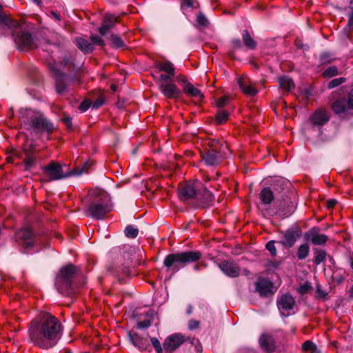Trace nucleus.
Returning a JSON list of instances; mask_svg holds the SVG:
<instances>
[{
	"instance_id": "nucleus-1",
	"label": "nucleus",
	"mask_w": 353,
	"mask_h": 353,
	"mask_svg": "<svg viewBox=\"0 0 353 353\" xmlns=\"http://www.w3.org/2000/svg\"><path fill=\"white\" fill-rule=\"evenodd\" d=\"M63 326L52 314L39 313L30 323L28 336L30 341L41 349L55 346L63 334Z\"/></svg>"
},
{
	"instance_id": "nucleus-2",
	"label": "nucleus",
	"mask_w": 353,
	"mask_h": 353,
	"mask_svg": "<svg viewBox=\"0 0 353 353\" xmlns=\"http://www.w3.org/2000/svg\"><path fill=\"white\" fill-rule=\"evenodd\" d=\"M83 202L86 205V216L97 220L103 219L112 208L108 193L98 188L89 190Z\"/></svg>"
},
{
	"instance_id": "nucleus-3",
	"label": "nucleus",
	"mask_w": 353,
	"mask_h": 353,
	"mask_svg": "<svg viewBox=\"0 0 353 353\" xmlns=\"http://www.w3.org/2000/svg\"><path fill=\"white\" fill-rule=\"evenodd\" d=\"M19 120L21 125L31 133L50 134L54 130V125L40 112L31 109H21Z\"/></svg>"
},
{
	"instance_id": "nucleus-4",
	"label": "nucleus",
	"mask_w": 353,
	"mask_h": 353,
	"mask_svg": "<svg viewBox=\"0 0 353 353\" xmlns=\"http://www.w3.org/2000/svg\"><path fill=\"white\" fill-rule=\"evenodd\" d=\"M179 198L185 201L193 199L197 208H205L212 205L214 196L201 182L194 181L181 188Z\"/></svg>"
},
{
	"instance_id": "nucleus-5",
	"label": "nucleus",
	"mask_w": 353,
	"mask_h": 353,
	"mask_svg": "<svg viewBox=\"0 0 353 353\" xmlns=\"http://www.w3.org/2000/svg\"><path fill=\"white\" fill-rule=\"evenodd\" d=\"M77 272V268L71 263L59 270L55 278L54 285L60 294L65 296H71L77 292L75 276Z\"/></svg>"
},
{
	"instance_id": "nucleus-6",
	"label": "nucleus",
	"mask_w": 353,
	"mask_h": 353,
	"mask_svg": "<svg viewBox=\"0 0 353 353\" xmlns=\"http://www.w3.org/2000/svg\"><path fill=\"white\" fill-rule=\"evenodd\" d=\"M199 251H184L167 255L163 261V265L168 272L174 274L188 265L197 262L202 258Z\"/></svg>"
},
{
	"instance_id": "nucleus-7",
	"label": "nucleus",
	"mask_w": 353,
	"mask_h": 353,
	"mask_svg": "<svg viewBox=\"0 0 353 353\" xmlns=\"http://www.w3.org/2000/svg\"><path fill=\"white\" fill-rule=\"evenodd\" d=\"M0 24L9 28L14 27L12 32L14 41L19 50L33 49L37 47L32 34L17 23L0 13Z\"/></svg>"
},
{
	"instance_id": "nucleus-8",
	"label": "nucleus",
	"mask_w": 353,
	"mask_h": 353,
	"mask_svg": "<svg viewBox=\"0 0 353 353\" xmlns=\"http://www.w3.org/2000/svg\"><path fill=\"white\" fill-rule=\"evenodd\" d=\"M68 68V69H79L80 65H76L73 59L70 56L65 55L62 61L58 64H50L49 69L54 74L55 79V87L57 93L62 94L66 89L68 77L61 72V69Z\"/></svg>"
},
{
	"instance_id": "nucleus-9",
	"label": "nucleus",
	"mask_w": 353,
	"mask_h": 353,
	"mask_svg": "<svg viewBox=\"0 0 353 353\" xmlns=\"http://www.w3.org/2000/svg\"><path fill=\"white\" fill-rule=\"evenodd\" d=\"M86 164L81 168H73L70 171L64 170L67 168L66 165H60L55 162H52L48 165L43 168V171L45 175L49 178L50 180L55 181L62 179L68 178L72 176H79L85 170Z\"/></svg>"
},
{
	"instance_id": "nucleus-10",
	"label": "nucleus",
	"mask_w": 353,
	"mask_h": 353,
	"mask_svg": "<svg viewBox=\"0 0 353 353\" xmlns=\"http://www.w3.org/2000/svg\"><path fill=\"white\" fill-rule=\"evenodd\" d=\"M218 143V141L212 143L208 150L201 154L202 160L205 165L215 166L221 162L223 157L219 146L216 145Z\"/></svg>"
},
{
	"instance_id": "nucleus-11",
	"label": "nucleus",
	"mask_w": 353,
	"mask_h": 353,
	"mask_svg": "<svg viewBox=\"0 0 353 353\" xmlns=\"http://www.w3.org/2000/svg\"><path fill=\"white\" fill-rule=\"evenodd\" d=\"M283 236L279 243L285 248H292L296 241L301 236V230L298 226H293L282 232Z\"/></svg>"
},
{
	"instance_id": "nucleus-12",
	"label": "nucleus",
	"mask_w": 353,
	"mask_h": 353,
	"mask_svg": "<svg viewBox=\"0 0 353 353\" xmlns=\"http://www.w3.org/2000/svg\"><path fill=\"white\" fill-rule=\"evenodd\" d=\"M332 110L337 114H343L346 112L347 108L353 110V90H352L347 96L336 100L332 105Z\"/></svg>"
},
{
	"instance_id": "nucleus-13",
	"label": "nucleus",
	"mask_w": 353,
	"mask_h": 353,
	"mask_svg": "<svg viewBox=\"0 0 353 353\" xmlns=\"http://www.w3.org/2000/svg\"><path fill=\"white\" fill-rule=\"evenodd\" d=\"M295 305L294 298L289 294L282 295L277 300V307L283 316H288L290 314V311L293 310Z\"/></svg>"
},
{
	"instance_id": "nucleus-14",
	"label": "nucleus",
	"mask_w": 353,
	"mask_h": 353,
	"mask_svg": "<svg viewBox=\"0 0 353 353\" xmlns=\"http://www.w3.org/2000/svg\"><path fill=\"white\" fill-rule=\"evenodd\" d=\"M15 240L26 248H32L35 242L32 230L29 228H22L18 230L14 235Z\"/></svg>"
},
{
	"instance_id": "nucleus-15",
	"label": "nucleus",
	"mask_w": 353,
	"mask_h": 353,
	"mask_svg": "<svg viewBox=\"0 0 353 353\" xmlns=\"http://www.w3.org/2000/svg\"><path fill=\"white\" fill-rule=\"evenodd\" d=\"M219 267L229 277L235 278L240 274V267L233 261H223L219 263Z\"/></svg>"
},
{
	"instance_id": "nucleus-16",
	"label": "nucleus",
	"mask_w": 353,
	"mask_h": 353,
	"mask_svg": "<svg viewBox=\"0 0 353 353\" xmlns=\"http://www.w3.org/2000/svg\"><path fill=\"white\" fill-rule=\"evenodd\" d=\"M304 237L306 241H311L314 245H320L325 244L328 238L325 234H319L317 228H312L305 233Z\"/></svg>"
},
{
	"instance_id": "nucleus-17",
	"label": "nucleus",
	"mask_w": 353,
	"mask_h": 353,
	"mask_svg": "<svg viewBox=\"0 0 353 353\" xmlns=\"http://www.w3.org/2000/svg\"><path fill=\"white\" fill-rule=\"evenodd\" d=\"M159 89L163 96L168 99H177L181 94V91L173 82L165 85L160 84Z\"/></svg>"
},
{
	"instance_id": "nucleus-18",
	"label": "nucleus",
	"mask_w": 353,
	"mask_h": 353,
	"mask_svg": "<svg viewBox=\"0 0 353 353\" xmlns=\"http://www.w3.org/2000/svg\"><path fill=\"white\" fill-rule=\"evenodd\" d=\"M184 341L181 334H173L168 336L163 343V349L172 352L178 348Z\"/></svg>"
},
{
	"instance_id": "nucleus-19",
	"label": "nucleus",
	"mask_w": 353,
	"mask_h": 353,
	"mask_svg": "<svg viewBox=\"0 0 353 353\" xmlns=\"http://www.w3.org/2000/svg\"><path fill=\"white\" fill-rule=\"evenodd\" d=\"M277 207V213L283 217L289 216L294 212L296 208L295 204L288 198L283 199L282 201L279 202Z\"/></svg>"
},
{
	"instance_id": "nucleus-20",
	"label": "nucleus",
	"mask_w": 353,
	"mask_h": 353,
	"mask_svg": "<svg viewBox=\"0 0 353 353\" xmlns=\"http://www.w3.org/2000/svg\"><path fill=\"white\" fill-rule=\"evenodd\" d=\"M255 291L258 292L260 296H268L272 293V283L265 279L260 278L255 283Z\"/></svg>"
},
{
	"instance_id": "nucleus-21",
	"label": "nucleus",
	"mask_w": 353,
	"mask_h": 353,
	"mask_svg": "<svg viewBox=\"0 0 353 353\" xmlns=\"http://www.w3.org/2000/svg\"><path fill=\"white\" fill-rule=\"evenodd\" d=\"M330 119L327 112L325 110H319L315 111L310 117V121L314 125L322 126L328 122Z\"/></svg>"
},
{
	"instance_id": "nucleus-22",
	"label": "nucleus",
	"mask_w": 353,
	"mask_h": 353,
	"mask_svg": "<svg viewBox=\"0 0 353 353\" xmlns=\"http://www.w3.org/2000/svg\"><path fill=\"white\" fill-rule=\"evenodd\" d=\"M238 84L241 91L248 96H254L257 90L250 85V80L246 77H242L238 79Z\"/></svg>"
},
{
	"instance_id": "nucleus-23",
	"label": "nucleus",
	"mask_w": 353,
	"mask_h": 353,
	"mask_svg": "<svg viewBox=\"0 0 353 353\" xmlns=\"http://www.w3.org/2000/svg\"><path fill=\"white\" fill-rule=\"evenodd\" d=\"M259 344L261 348L268 353H271L274 350V339L269 334H262L259 339Z\"/></svg>"
},
{
	"instance_id": "nucleus-24",
	"label": "nucleus",
	"mask_w": 353,
	"mask_h": 353,
	"mask_svg": "<svg viewBox=\"0 0 353 353\" xmlns=\"http://www.w3.org/2000/svg\"><path fill=\"white\" fill-rule=\"evenodd\" d=\"M76 46L84 54H90L94 50V47L87 39L78 37L74 40Z\"/></svg>"
},
{
	"instance_id": "nucleus-25",
	"label": "nucleus",
	"mask_w": 353,
	"mask_h": 353,
	"mask_svg": "<svg viewBox=\"0 0 353 353\" xmlns=\"http://www.w3.org/2000/svg\"><path fill=\"white\" fill-rule=\"evenodd\" d=\"M116 23V18L113 15H107L99 28V32L101 36H105L108 30L112 29Z\"/></svg>"
},
{
	"instance_id": "nucleus-26",
	"label": "nucleus",
	"mask_w": 353,
	"mask_h": 353,
	"mask_svg": "<svg viewBox=\"0 0 353 353\" xmlns=\"http://www.w3.org/2000/svg\"><path fill=\"white\" fill-rule=\"evenodd\" d=\"M154 67L160 72L175 74V68L173 63L170 61H158L155 63Z\"/></svg>"
},
{
	"instance_id": "nucleus-27",
	"label": "nucleus",
	"mask_w": 353,
	"mask_h": 353,
	"mask_svg": "<svg viewBox=\"0 0 353 353\" xmlns=\"http://www.w3.org/2000/svg\"><path fill=\"white\" fill-rule=\"evenodd\" d=\"M183 89L184 92L190 97L198 98L199 99H202L203 98V94L201 92L190 82L183 85Z\"/></svg>"
},
{
	"instance_id": "nucleus-28",
	"label": "nucleus",
	"mask_w": 353,
	"mask_h": 353,
	"mask_svg": "<svg viewBox=\"0 0 353 353\" xmlns=\"http://www.w3.org/2000/svg\"><path fill=\"white\" fill-rule=\"evenodd\" d=\"M280 88L285 92H289L294 88L293 80L287 76H282L279 78Z\"/></svg>"
},
{
	"instance_id": "nucleus-29",
	"label": "nucleus",
	"mask_w": 353,
	"mask_h": 353,
	"mask_svg": "<svg viewBox=\"0 0 353 353\" xmlns=\"http://www.w3.org/2000/svg\"><path fill=\"white\" fill-rule=\"evenodd\" d=\"M274 194L270 188H264L260 193V199L263 204L268 205L271 203L274 200Z\"/></svg>"
},
{
	"instance_id": "nucleus-30",
	"label": "nucleus",
	"mask_w": 353,
	"mask_h": 353,
	"mask_svg": "<svg viewBox=\"0 0 353 353\" xmlns=\"http://www.w3.org/2000/svg\"><path fill=\"white\" fill-rule=\"evenodd\" d=\"M310 253V245L308 243H303L298 247L296 256L299 260L306 259Z\"/></svg>"
},
{
	"instance_id": "nucleus-31",
	"label": "nucleus",
	"mask_w": 353,
	"mask_h": 353,
	"mask_svg": "<svg viewBox=\"0 0 353 353\" xmlns=\"http://www.w3.org/2000/svg\"><path fill=\"white\" fill-rule=\"evenodd\" d=\"M242 38L246 47L249 49L253 50L256 48V43L254 40L250 37L249 32L244 30L242 32Z\"/></svg>"
},
{
	"instance_id": "nucleus-32",
	"label": "nucleus",
	"mask_w": 353,
	"mask_h": 353,
	"mask_svg": "<svg viewBox=\"0 0 353 353\" xmlns=\"http://www.w3.org/2000/svg\"><path fill=\"white\" fill-rule=\"evenodd\" d=\"M313 250L314 254V263L316 265H319L325 261L327 256L325 251L318 248H314Z\"/></svg>"
},
{
	"instance_id": "nucleus-33",
	"label": "nucleus",
	"mask_w": 353,
	"mask_h": 353,
	"mask_svg": "<svg viewBox=\"0 0 353 353\" xmlns=\"http://www.w3.org/2000/svg\"><path fill=\"white\" fill-rule=\"evenodd\" d=\"M152 315H153V312L148 311L145 314V316L148 317V319H145L143 321H139L137 323V328L143 330V329H146V328L149 327L152 325Z\"/></svg>"
},
{
	"instance_id": "nucleus-34",
	"label": "nucleus",
	"mask_w": 353,
	"mask_h": 353,
	"mask_svg": "<svg viewBox=\"0 0 353 353\" xmlns=\"http://www.w3.org/2000/svg\"><path fill=\"white\" fill-rule=\"evenodd\" d=\"M25 155H26L25 160H24L25 169L26 170H30L35 165L36 158L30 152L26 151Z\"/></svg>"
},
{
	"instance_id": "nucleus-35",
	"label": "nucleus",
	"mask_w": 353,
	"mask_h": 353,
	"mask_svg": "<svg viewBox=\"0 0 353 353\" xmlns=\"http://www.w3.org/2000/svg\"><path fill=\"white\" fill-rule=\"evenodd\" d=\"M199 3L196 0H182L181 2V10L184 12L185 8L197 9L199 8Z\"/></svg>"
},
{
	"instance_id": "nucleus-36",
	"label": "nucleus",
	"mask_w": 353,
	"mask_h": 353,
	"mask_svg": "<svg viewBox=\"0 0 353 353\" xmlns=\"http://www.w3.org/2000/svg\"><path fill=\"white\" fill-rule=\"evenodd\" d=\"M175 74H161L157 81V84L159 88H160V84H166L172 82V78Z\"/></svg>"
},
{
	"instance_id": "nucleus-37",
	"label": "nucleus",
	"mask_w": 353,
	"mask_h": 353,
	"mask_svg": "<svg viewBox=\"0 0 353 353\" xmlns=\"http://www.w3.org/2000/svg\"><path fill=\"white\" fill-rule=\"evenodd\" d=\"M139 230L133 225H128L125 229V234L127 237L134 239L138 236Z\"/></svg>"
},
{
	"instance_id": "nucleus-38",
	"label": "nucleus",
	"mask_w": 353,
	"mask_h": 353,
	"mask_svg": "<svg viewBox=\"0 0 353 353\" xmlns=\"http://www.w3.org/2000/svg\"><path fill=\"white\" fill-rule=\"evenodd\" d=\"M130 338L131 342L133 343L134 345L137 346L140 349H144V345L142 341V339L139 336V335L137 333H134L133 334H130Z\"/></svg>"
},
{
	"instance_id": "nucleus-39",
	"label": "nucleus",
	"mask_w": 353,
	"mask_h": 353,
	"mask_svg": "<svg viewBox=\"0 0 353 353\" xmlns=\"http://www.w3.org/2000/svg\"><path fill=\"white\" fill-rule=\"evenodd\" d=\"M333 60H334V58L332 57V55L331 53L327 52L322 53L319 58V61L321 64L330 63Z\"/></svg>"
},
{
	"instance_id": "nucleus-40",
	"label": "nucleus",
	"mask_w": 353,
	"mask_h": 353,
	"mask_svg": "<svg viewBox=\"0 0 353 353\" xmlns=\"http://www.w3.org/2000/svg\"><path fill=\"white\" fill-rule=\"evenodd\" d=\"M302 348L304 351H310L315 353L317 350L316 345L311 341H306L302 345Z\"/></svg>"
},
{
	"instance_id": "nucleus-41",
	"label": "nucleus",
	"mask_w": 353,
	"mask_h": 353,
	"mask_svg": "<svg viewBox=\"0 0 353 353\" xmlns=\"http://www.w3.org/2000/svg\"><path fill=\"white\" fill-rule=\"evenodd\" d=\"M228 117V113L227 112L223 110L219 111L216 114L215 121L217 124H221L227 121Z\"/></svg>"
},
{
	"instance_id": "nucleus-42",
	"label": "nucleus",
	"mask_w": 353,
	"mask_h": 353,
	"mask_svg": "<svg viewBox=\"0 0 353 353\" xmlns=\"http://www.w3.org/2000/svg\"><path fill=\"white\" fill-rule=\"evenodd\" d=\"M345 81H346V79L344 77H339V78L334 79L332 81H330L329 82V83L327 84V88L332 89L334 88H336V87L340 85L341 84L343 83L344 82H345Z\"/></svg>"
},
{
	"instance_id": "nucleus-43",
	"label": "nucleus",
	"mask_w": 353,
	"mask_h": 353,
	"mask_svg": "<svg viewBox=\"0 0 353 353\" xmlns=\"http://www.w3.org/2000/svg\"><path fill=\"white\" fill-rule=\"evenodd\" d=\"M337 74H338V68L336 66L329 67L323 72V75L325 77H327V78H331Z\"/></svg>"
},
{
	"instance_id": "nucleus-44",
	"label": "nucleus",
	"mask_w": 353,
	"mask_h": 353,
	"mask_svg": "<svg viewBox=\"0 0 353 353\" xmlns=\"http://www.w3.org/2000/svg\"><path fill=\"white\" fill-rule=\"evenodd\" d=\"M110 40L112 41L113 46L115 48H121L125 46L121 39L116 34H111Z\"/></svg>"
},
{
	"instance_id": "nucleus-45",
	"label": "nucleus",
	"mask_w": 353,
	"mask_h": 353,
	"mask_svg": "<svg viewBox=\"0 0 353 353\" xmlns=\"http://www.w3.org/2000/svg\"><path fill=\"white\" fill-rule=\"evenodd\" d=\"M196 20L199 25L203 27L207 26L209 23L208 19L206 18L205 14L201 12L198 13V14L196 15Z\"/></svg>"
},
{
	"instance_id": "nucleus-46",
	"label": "nucleus",
	"mask_w": 353,
	"mask_h": 353,
	"mask_svg": "<svg viewBox=\"0 0 353 353\" xmlns=\"http://www.w3.org/2000/svg\"><path fill=\"white\" fill-rule=\"evenodd\" d=\"M274 241H270L266 243L265 248L270 252L272 256H276V249L274 245Z\"/></svg>"
},
{
	"instance_id": "nucleus-47",
	"label": "nucleus",
	"mask_w": 353,
	"mask_h": 353,
	"mask_svg": "<svg viewBox=\"0 0 353 353\" xmlns=\"http://www.w3.org/2000/svg\"><path fill=\"white\" fill-rule=\"evenodd\" d=\"M151 343L157 353H162L163 349L157 338H152Z\"/></svg>"
},
{
	"instance_id": "nucleus-48",
	"label": "nucleus",
	"mask_w": 353,
	"mask_h": 353,
	"mask_svg": "<svg viewBox=\"0 0 353 353\" xmlns=\"http://www.w3.org/2000/svg\"><path fill=\"white\" fill-rule=\"evenodd\" d=\"M90 40L92 41L93 43H94L96 45H98L100 46H105L104 40L101 37H99L98 35H91Z\"/></svg>"
},
{
	"instance_id": "nucleus-49",
	"label": "nucleus",
	"mask_w": 353,
	"mask_h": 353,
	"mask_svg": "<svg viewBox=\"0 0 353 353\" xmlns=\"http://www.w3.org/2000/svg\"><path fill=\"white\" fill-rule=\"evenodd\" d=\"M90 105H91V101H90L88 100H85L80 103V105L79 106V109L81 112H84L88 110V108L90 107Z\"/></svg>"
},
{
	"instance_id": "nucleus-50",
	"label": "nucleus",
	"mask_w": 353,
	"mask_h": 353,
	"mask_svg": "<svg viewBox=\"0 0 353 353\" xmlns=\"http://www.w3.org/2000/svg\"><path fill=\"white\" fill-rule=\"evenodd\" d=\"M199 326V322L194 319L190 320L188 323V329L190 330H195Z\"/></svg>"
},
{
	"instance_id": "nucleus-51",
	"label": "nucleus",
	"mask_w": 353,
	"mask_h": 353,
	"mask_svg": "<svg viewBox=\"0 0 353 353\" xmlns=\"http://www.w3.org/2000/svg\"><path fill=\"white\" fill-rule=\"evenodd\" d=\"M228 103L227 97H222L216 101V106L219 108L224 107Z\"/></svg>"
},
{
	"instance_id": "nucleus-52",
	"label": "nucleus",
	"mask_w": 353,
	"mask_h": 353,
	"mask_svg": "<svg viewBox=\"0 0 353 353\" xmlns=\"http://www.w3.org/2000/svg\"><path fill=\"white\" fill-rule=\"evenodd\" d=\"M295 45L298 48L303 49L304 50H306L309 48V46L303 44L300 39H296L295 41Z\"/></svg>"
},
{
	"instance_id": "nucleus-53",
	"label": "nucleus",
	"mask_w": 353,
	"mask_h": 353,
	"mask_svg": "<svg viewBox=\"0 0 353 353\" xmlns=\"http://www.w3.org/2000/svg\"><path fill=\"white\" fill-rule=\"evenodd\" d=\"M15 157H21L19 156V154L17 151L14 150L12 152V155L11 156H8L7 157V161L8 163H11L13 161V159L15 158Z\"/></svg>"
},
{
	"instance_id": "nucleus-54",
	"label": "nucleus",
	"mask_w": 353,
	"mask_h": 353,
	"mask_svg": "<svg viewBox=\"0 0 353 353\" xmlns=\"http://www.w3.org/2000/svg\"><path fill=\"white\" fill-rule=\"evenodd\" d=\"M201 266L205 267L206 264L204 262L197 263L192 266V269L194 271L198 272L201 270Z\"/></svg>"
},
{
	"instance_id": "nucleus-55",
	"label": "nucleus",
	"mask_w": 353,
	"mask_h": 353,
	"mask_svg": "<svg viewBox=\"0 0 353 353\" xmlns=\"http://www.w3.org/2000/svg\"><path fill=\"white\" fill-rule=\"evenodd\" d=\"M63 122L68 128H72V118L69 116H65L63 119Z\"/></svg>"
},
{
	"instance_id": "nucleus-56",
	"label": "nucleus",
	"mask_w": 353,
	"mask_h": 353,
	"mask_svg": "<svg viewBox=\"0 0 353 353\" xmlns=\"http://www.w3.org/2000/svg\"><path fill=\"white\" fill-rule=\"evenodd\" d=\"M310 289V286L307 284H304L300 287L299 292L302 294L307 293Z\"/></svg>"
},
{
	"instance_id": "nucleus-57",
	"label": "nucleus",
	"mask_w": 353,
	"mask_h": 353,
	"mask_svg": "<svg viewBox=\"0 0 353 353\" xmlns=\"http://www.w3.org/2000/svg\"><path fill=\"white\" fill-rule=\"evenodd\" d=\"M176 80H177V81H178V82H179V83H183V85H185V83H189V82L188 81V80L186 79V78H185L184 76H183V75H179V76H177V77H176Z\"/></svg>"
},
{
	"instance_id": "nucleus-58",
	"label": "nucleus",
	"mask_w": 353,
	"mask_h": 353,
	"mask_svg": "<svg viewBox=\"0 0 353 353\" xmlns=\"http://www.w3.org/2000/svg\"><path fill=\"white\" fill-rule=\"evenodd\" d=\"M279 183H281V185H282V187H283L284 185H286L288 184V182L283 179H280V180H277L276 181H275L274 183V185H273V188L274 189H275V186L279 184ZM282 189H284V188H282Z\"/></svg>"
},
{
	"instance_id": "nucleus-59",
	"label": "nucleus",
	"mask_w": 353,
	"mask_h": 353,
	"mask_svg": "<svg viewBox=\"0 0 353 353\" xmlns=\"http://www.w3.org/2000/svg\"><path fill=\"white\" fill-rule=\"evenodd\" d=\"M103 105V101L101 100H97L92 105L93 109H97Z\"/></svg>"
},
{
	"instance_id": "nucleus-60",
	"label": "nucleus",
	"mask_w": 353,
	"mask_h": 353,
	"mask_svg": "<svg viewBox=\"0 0 353 353\" xmlns=\"http://www.w3.org/2000/svg\"><path fill=\"white\" fill-rule=\"evenodd\" d=\"M232 44L235 48H241V42L239 39H233Z\"/></svg>"
},
{
	"instance_id": "nucleus-61",
	"label": "nucleus",
	"mask_w": 353,
	"mask_h": 353,
	"mask_svg": "<svg viewBox=\"0 0 353 353\" xmlns=\"http://www.w3.org/2000/svg\"><path fill=\"white\" fill-rule=\"evenodd\" d=\"M238 353H255V352L252 349L243 348L241 349Z\"/></svg>"
},
{
	"instance_id": "nucleus-62",
	"label": "nucleus",
	"mask_w": 353,
	"mask_h": 353,
	"mask_svg": "<svg viewBox=\"0 0 353 353\" xmlns=\"http://www.w3.org/2000/svg\"><path fill=\"white\" fill-rule=\"evenodd\" d=\"M348 25H349L350 27H352V28H353V10L352 11V12H351V13H350V14L349 15Z\"/></svg>"
},
{
	"instance_id": "nucleus-63",
	"label": "nucleus",
	"mask_w": 353,
	"mask_h": 353,
	"mask_svg": "<svg viewBox=\"0 0 353 353\" xmlns=\"http://www.w3.org/2000/svg\"><path fill=\"white\" fill-rule=\"evenodd\" d=\"M336 203V201L334 199L330 200L327 201V207L332 208Z\"/></svg>"
},
{
	"instance_id": "nucleus-64",
	"label": "nucleus",
	"mask_w": 353,
	"mask_h": 353,
	"mask_svg": "<svg viewBox=\"0 0 353 353\" xmlns=\"http://www.w3.org/2000/svg\"><path fill=\"white\" fill-rule=\"evenodd\" d=\"M52 15L53 16L54 19H56L57 21L61 20V17H60L59 14L52 12Z\"/></svg>"
}]
</instances>
